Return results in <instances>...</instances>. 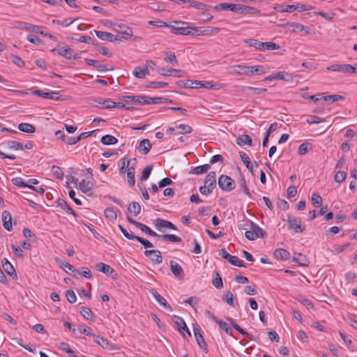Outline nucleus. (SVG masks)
<instances>
[{
  "mask_svg": "<svg viewBox=\"0 0 357 357\" xmlns=\"http://www.w3.org/2000/svg\"><path fill=\"white\" fill-rule=\"evenodd\" d=\"M231 68L235 75H245L247 77H252L255 75H264L271 70V67L266 65L247 66L243 64H238L234 65Z\"/></svg>",
  "mask_w": 357,
  "mask_h": 357,
  "instance_id": "nucleus-1",
  "label": "nucleus"
},
{
  "mask_svg": "<svg viewBox=\"0 0 357 357\" xmlns=\"http://www.w3.org/2000/svg\"><path fill=\"white\" fill-rule=\"evenodd\" d=\"M173 23L176 24L185 25L186 26H176L173 25H169L172 33L180 34L183 36H190L195 34V31L193 33L192 32V31H193L194 27L191 26L189 22L184 21H174Z\"/></svg>",
  "mask_w": 357,
  "mask_h": 357,
  "instance_id": "nucleus-2",
  "label": "nucleus"
},
{
  "mask_svg": "<svg viewBox=\"0 0 357 357\" xmlns=\"http://www.w3.org/2000/svg\"><path fill=\"white\" fill-rule=\"evenodd\" d=\"M326 70L333 72L342 73L347 75H351L357 73V63L354 65L347 63L333 64L330 66H328Z\"/></svg>",
  "mask_w": 357,
  "mask_h": 357,
  "instance_id": "nucleus-3",
  "label": "nucleus"
},
{
  "mask_svg": "<svg viewBox=\"0 0 357 357\" xmlns=\"http://www.w3.org/2000/svg\"><path fill=\"white\" fill-rule=\"evenodd\" d=\"M250 230L246 231L245 233V236L247 239L250 241H255L259 237H264L265 236V231L257 224L250 221Z\"/></svg>",
  "mask_w": 357,
  "mask_h": 357,
  "instance_id": "nucleus-4",
  "label": "nucleus"
},
{
  "mask_svg": "<svg viewBox=\"0 0 357 357\" xmlns=\"http://www.w3.org/2000/svg\"><path fill=\"white\" fill-rule=\"evenodd\" d=\"M56 52L59 55L67 59H77L78 58L77 54L67 45L61 46L60 44L58 45L56 48H54L51 50V52Z\"/></svg>",
  "mask_w": 357,
  "mask_h": 357,
  "instance_id": "nucleus-5",
  "label": "nucleus"
},
{
  "mask_svg": "<svg viewBox=\"0 0 357 357\" xmlns=\"http://www.w3.org/2000/svg\"><path fill=\"white\" fill-rule=\"evenodd\" d=\"M287 222L289 229L293 230L295 233H302L305 229V225L301 224V220L291 216L290 214L287 215Z\"/></svg>",
  "mask_w": 357,
  "mask_h": 357,
  "instance_id": "nucleus-6",
  "label": "nucleus"
},
{
  "mask_svg": "<svg viewBox=\"0 0 357 357\" xmlns=\"http://www.w3.org/2000/svg\"><path fill=\"white\" fill-rule=\"evenodd\" d=\"M219 187L224 191H231L236 187L234 179L227 175H221L218 179Z\"/></svg>",
  "mask_w": 357,
  "mask_h": 357,
  "instance_id": "nucleus-7",
  "label": "nucleus"
},
{
  "mask_svg": "<svg viewBox=\"0 0 357 357\" xmlns=\"http://www.w3.org/2000/svg\"><path fill=\"white\" fill-rule=\"evenodd\" d=\"M32 94L40 96L43 98L50 99L53 100H64L65 97L60 95L58 91H52L50 92H43L39 89H36L32 91Z\"/></svg>",
  "mask_w": 357,
  "mask_h": 357,
  "instance_id": "nucleus-8",
  "label": "nucleus"
},
{
  "mask_svg": "<svg viewBox=\"0 0 357 357\" xmlns=\"http://www.w3.org/2000/svg\"><path fill=\"white\" fill-rule=\"evenodd\" d=\"M264 79L269 82L276 79L291 82L294 79V75L285 71H279L266 77Z\"/></svg>",
  "mask_w": 357,
  "mask_h": 357,
  "instance_id": "nucleus-9",
  "label": "nucleus"
},
{
  "mask_svg": "<svg viewBox=\"0 0 357 357\" xmlns=\"http://www.w3.org/2000/svg\"><path fill=\"white\" fill-rule=\"evenodd\" d=\"M128 221L134 225L135 227L139 228L142 231L149 234V236H154V237H160V235H158L156 232L153 231L147 225L141 223L139 222H137L132 218H130L129 216L127 217Z\"/></svg>",
  "mask_w": 357,
  "mask_h": 357,
  "instance_id": "nucleus-10",
  "label": "nucleus"
},
{
  "mask_svg": "<svg viewBox=\"0 0 357 357\" xmlns=\"http://www.w3.org/2000/svg\"><path fill=\"white\" fill-rule=\"evenodd\" d=\"M241 4H235V3H222L218 5H216L214 7V9L216 10H231L237 14H240L241 13Z\"/></svg>",
  "mask_w": 357,
  "mask_h": 357,
  "instance_id": "nucleus-11",
  "label": "nucleus"
},
{
  "mask_svg": "<svg viewBox=\"0 0 357 357\" xmlns=\"http://www.w3.org/2000/svg\"><path fill=\"white\" fill-rule=\"evenodd\" d=\"M173 322L176 325L178 331L184 335L183 331H185L189 336L191 335L190 331H189L184 319L177 315H174L172 318Z\"/></svg>",
  "mask_w": 357,
  "mask_h": 357,
  "instance_id": "nucleus-12",
  "label": "nucleus"
},
{
  "mask_svg": "<svg viewBox=\"0 0 357 357\" xmlns=\"http://www.w3.org/2000/svg\"><path fill=\"white\" fill-rule=\"evenodd\" d=\"M158 73L162 76H172L174 77H182L184 74V72L181 70L174 68L165 69L164 68H159Z\"/></svg>",
  "mask_w": 357,
  "mask_h": 357,
  "instance_id": "nucleus-13",
  "label": "nucleus"
},
{
  "mask_svg": "<svg viewBox=\"0 0 357 357\" xmlns=\"http://www.w3.org/2000/svg\"><path fill=\"white\" fill-rule=\"evenodd\" d=\"M144 255L150 257L151 261L160 264L162 261L161 252L158 250H146L144 251Z\"/></svg>",
  "mask_w": 357,
  "mask_h": 357,
  "instance_id": "nucleus-14",
  "label": "nucleus"
},
{
  "mask_svg": "<svg viewBox=\"0 0 357 357\" xmlns=\"http://www.w3.org/2000/svg\"><path fill=\"white\" fill-rule=\"evenodd\" d=\"M149 292L152 295V296L155 299V301L165 309L167 310L169 312L172 311V308L171 307V306L167 303L166 300L157 292L155 289H151Z\"/></svg>",
  "mask_w": 357,
  "mask_h": 357,
  "instance_id": "nucleus-15",
  "label": "nucleus"
},
{
  "mask_svg": "<svg viewBox=\"0 0 357 357\" xmlns=\"http://www.w3.org/2000/svg\"><path fill=\"white\" fill-rule=\"evenodd\" d=\"M193 331L198 345L201 349L206 350L207 349V344L204 340V337L201 334L200 328L197 325L194 326Z\"/></svg>",
  "mask_w": 357,
  "mask_h": 357,
  "instance_id": "nucleus-16",
  "label": "nucleus"
},
{
  "mask_svg": "<svg viewBox=\"0 0 357 357\" xmlns=\"http://www.w3.org/2000/svg\"><path fill=\"white\" fill-rule=\"evenodd\" d=\"M18 28L22 29L27 31H31L36 33L43 34V31L41 29V27L39 26L33 25L30 23L19 22H18Z\"/></svg>",
  "mask_w": 357,
  "mask_h": 357,
  "instance_id": "nucleus-17",
  "label": "nucleus"
},
{
  "mask_svg": "<svg viewBox=\"0 0 357 357\" xmlns=\"http://www.w3.org/2000/svg\"><path fill=\"white\" fill-rule=\"evenodd\" d=\"M147 98L148 96H126L121 98V100L124 102L130 100L140 104H147Z\"/></svg>",
  "mask_w": 357,
  "mask_h": 357,
  "instance_id": "nucleus-18",
  "label": "nucleus"
},
{
  "mask_svg": "<svg viewBox=\"0 0 357 357\" xmlns=\"http://www.w3.org/2000/svg\"><path fill=\"white\" fill-rule=\"evenodd\" d=\"M170 270L172 273L178 279H183L184 277L182 267L176 261H171L169 264Z\"/></svg>",
  "mask_w": 357,
  "mask_h": 357,
  "instance_id": "nucleus-19",
  "label": "nucleus"
},
{
  "mask_svg": "<svg viewBox=\"0 0 357 357\" xmlns=\"http://www.w3.org/2000/svg\"><path fill=\"white\" fill-rule=\"evenodd\" d=\"M155 226L158 230H161L162 228H168L173 230H176V227L174 224L168 220L161 218H158L155 220Z\"/></svg>",
  "mask_w": 357,
  "mask_h": 357,
  "instance_id": "nucleus-20",
  "label": "nucleus"
},
{
  "mask_svg": "<svg viewBox=\"0 0 357 357\" xmlns=\"http://www.w3.org/2000/svg\"><path fill=\"white\" fill-rule=\"evenodd\" d=\"M132 75L139 79H144L150 75V71L147 66H137L135 68Z\"/></svg>",
  "mask_w": 357,
  "mask_h": 357,
  "instance_id": "nucleus-21",
  "label": "nucleus"
},
{
  "mask_svg": "<svg viewBox=\"0 0 357 357\" xmlns=\"http://www.w3.org/2000/svg\"><path fill=\"white\" fill-rule=\"evenodd\" d=\"M3 226L7 231H10L13 229L12 218L10 213L8 211H3L1 214Z\"/></svg>",
  "mask_w": 357,
  "mask_h": 357,
  "instance_id": "nucleus-22",
  "label": "nucleus"
},
{
  "mask_svg": "<svg viewBox=\"0 0 357 357\" xmlns=\"http://www.w3.org/2000/svg\"><path fill=\"white\" fill-rule=\"evenodd\" d=\"M94 31L97 37L102 40H107L110 42L116 40L115 36L111 33L97 30H94Z\"/></svg>",
  "mask_w": 357,
  "mask_h": 357,
  "instance_id": "nucleus-23",
  "label": "nucleus"
},
{
  "mask_svg": "<svg viewBox=\"0 0 357 357\" xmlns=\"http://www.w3.org/2000/svg\"><path fill=\"white\" fill-rule=\"evenodd\" d=\"M205 185L213 190L216 186V174L214 172H209L205 178Z\"/></svg>",
  "mask_w": 357,
  "mask_h": 357,
  "instance_id": "nucleus-24",
  "label": "nucleus"
},
{
  "mask_svg": "<svg viewBox=\"0 0 357 357\" xmlns=\"http://www.w3.org/2000/svg\"><path fill=\"white\" fill-rule=\"evenodd\" d=\"M2 267L4 271L10 276H17L16 271L12 264L6 259L3 258L1 261Z\"/></svg>",
  "mask_w": 357,
  "mask_h": 357,
  "instance_id": "nucleus-25",
  "label": "nucleus"
},
{
  "mask_svg": "<svg viewBox=\"0 0 357 357\" xmlns=\"http://www.w3.org/2000/svg\"><path fill=\"white\" fill-rule=\"evenodd\" d=\"M273 255L275 259L280 260H287L289 257V252L283 248H278L274 251Z\"/></svg>",
  "mask_w": 357,
  "mask_h": 357,
  "instance_id": "nucleus-26",
  "label": "nucleus"
},
{
  "mask_svg": "<svg viewBox=\"0 0 357 357\" xmlns=\"http://www.w3.org/2000/svg\"><path fill=\"white\" fill-rule=\"evenodd\" d=\"M119 27L123 28L124 29L118 31V36L125 40L130 39L132 36V29L130 27L126 26L125 25H119Z\"/></svg>",
  "mask_w": 357,
  "mask_h": 357,
  "instance_id": "nucleus-27",
  "label": "nucleus"
},
{
  "mask_svg": "<svg viewBox=\"0 0 357 357\" xmlns=\"http://www.w3.org/2000/svg\"><path fill=\"white\" fill-rule=\"evenodd\" d=\"M119 211L118 208L114 207H108L105 210V218L110 221H114L117 218V212Z\"/></svg>",
  "mask_w": 357,
  "mask_h": 357,
  "instance_id": "nucleus-28",
  "label": "nucleus"
},
{
  "mask_svg": "<svg viewBox=\"0 0 357 357\" xmlns=\"http://www.w3.org/2000/svg\"><path fill=\"white\" fill-rule=\"evenodd\" d=\"M93 131L84 132H82L77 137L75 138H68L67 139V144L74 145L79 142L81 139L84 138L89 137L91 135Z\"/></svg>",
  "mask_w": 357,
  "mask_h": 357,
  "instance_id": "nucleus-29",
  "label": "nucleus"
},
{
  "mask_svg": "<svg viewBox=\"0 0 357 357\" xmlns=\"http://www.w3.org/2000/svg\"><path fill=\"white\" fill-rule=\"evenodd\" d=\"M259 13H260V10L259 9H257V8L241 4L240 14L256 15V14H259Z\"/></svg>",
  "mask_w": 357,
  "mask_h": 357,
  "instance_id": "nucleus-30",
  "label": "nucleus"
},
{
  "mask_svg": "<svg viewBox=\"0 0 357 357\" xmlns=\"http://www.w3.org/2000/svg\"><path fill=\"white\" fill-rule=\"evenodd\" d=\"M96 268L98 271L102 272L107 275H111L114 271V269L110 266L102 262L96 264Z\"/></svg>",
  "mask_w": 357,
  "mask_h": 357,
  "instance_id": "nucleus-31",
  "label": "nucleus"
},
{
  "mask_svg": "<svg viewBox=\"0 0 357 357\" xmlns=\"http://www.w3.org/2000/svg\"><path fill=\"white\" fill-rule=\"evenodd\" d=\"M151 148V142L147 139H142L139 145V151L143 154H147Z\"/></svg>",
  "mask_w": 357,
  "mask_h": 357,
  "instance_id": "nucleus-32",
  "label": "nucleus"
},
{
  "mask_svg": "<svg viewBox=\"0 0 357 357\" xmlns=\"http://www.w3.org/2000/svg\"><path fill=\"white\" fill-rule=\"evenodd\" d=\"M93 188V183L91 181H86L84 179L79 183V188L84 193L91 191Z\"/></svg>",
  "mask_w": 357,
  "mask_h": 357,
  "instance_id": "nucleus-33",
  "label": "nucleus"
},
{
  "mask_svg": "<svg viewBox=\"0 0 357 357\" xmlns=\"http://www.w3.org/2000/svg\"><path fill=\"white\" fill-rule=\"evenodd\" d=\"M261 50H277L280 49V46L273 42H261Z\"/></svg>",
  "mask_w": 357,
  "mask_h": 357,
  "instance_id": "nucleus-34",
  "label": "nucleus"
},
{
  "mask_svg": "<svg viewBox=\"0 0 357 357\" xmlns=\"http://www.w3.org/2000/svg\"><path fill=\"white\" fill-rule=\"evenodd\" d=\"M57 206H59L61 209L67 212L68 213L72 214L76 216L75 211L68 205L67 202L63 199H58Z\"/></svg>",
  "mask_w": 357,
  "mask_h": 357,
  "instance_id": "nucleus-35",
  "label": "nucleus"
},
{
  "mask_svg": "<svg viewBox=\"0 0 357 357\" xmlns=\"http://www.w3.org/2000/svg\"><path fill=\"white\" fill-rule=\"evenodd\" d=\"M126 174H127L128 184L131 187L134 186L135 184L134 166H131L130 167H128L126 170Z\"/></svg>",
  "mask_w": 357,
  "mask_h": 357,
  "instance_id": "nucleus-36",
  "label": "nucleus"
},
{
  "mask_svg": "<svg viewBox=\"0 0 357 357\" xmlns=\"http://www.w3.org/2000/svg\"><path fill=\"white\" fill-rule=\"evenodd\" d=\"M195 34L197 36L211 35V26L207 27H195L193 28Z\"/></svg>",
  "mask_w": 357,
  "mask_h": 357,
  "instance_id": "nucleus-37",
  "label": "nucleus"
},
{
  "mask_svg": "<svg viewBox=\"0 0 357 357\" xmlns=\"http://www.w3.org/2000/svg\"><path fill=\"white\" fill-rule=\"evenodd\" d=\"M18 129L24 132L33 133L36 130L35 127L29 123H21L18 125Z\"/></svg>",
  "mask_w": 357,
  "mask_h": 357,
  "instance_id": "nucleus-38",
  "label": "nucleus"
},
{
  "mask_svg": "<svg viewBox=\"0 0 357 357\" xmlns=\"http://www.w3.org/2000/svg\"><path fill=\"white\" fill-rule=\"evenodd\" d=\"M210 168L211 167L208 164L197 166L192 170L191 174L197 175L202 174L206 173L210 169Z\"/></svg>",
  "mask_w": 357,
  "mask_h": 357,
  "instance_id": "nucleus-39",
  "label": "nucleus"
},
{
  "mask_svg": "<svg viewBox=\"0 0 357 357\" xmlns=\"http://www.w3.org/2000/svg\"><path fill=\"white\" fill-rule=\"evenodd\" d=\"M101 142L105 145H113L118 142V139L110 135H106L102 137Z\"/></svg>",
  "mask_w": 357,
  "mask_h": 357,
  "instance_id": "nucleus-40",
  "label": "nucleus"
},
{
  "mask_svg": "<svg viewBox=\"0 0 357 357\" xmlns=\"http://www.w3.org/2000/svg\"><path fill=\"white\" fill-rule=\"evenodd\" d=\"M128 210L130 213H132L135 216H137L140 213L141 211V206L139 204L138 202H132L128 207Z\"/></svg>",
  "mask_w": 357,
  "mask_h": 357,
  "instance_id": "nucleus-41",
  "label": "nucleus"
},
{
  "mask_svg": "<svg viewBox=\"0 0 357 357\" xmlns=\"http://www.w3.org/2000/svg\"><path fill=\"white\" fill-rule=\"evenodd\" d=\"M237 144L240 146L252 144V138L248 135H241L237 139Z\"/></svg>",
  "mask_w": 357,
  "mask_h": 357,
  "instance_id": "nucleus-42",
  "label": "nucleus"
},
{
  "mask_svg": "<svg viewBox=\"0 0 357 357\" xmlns=\"http://www.w3.org/2000/svg\"><path fill=\"white\" fill-rule=\"evenodd\" d=\"M293 261L298 264L300 266H307L308 260L305 255L298 253L294 257Z\"/></svg>",
  "mask_w": 357,
  "mask_h": 357,
  "instance_id": "nucleus-43",
  "label": "nucleus"
},
{
  "mask_svg": "<svg viewBox=\"0 0 357 357\" xmlns=\"http://www.w3.org/2000/svg\"><path fill=\"white\" fill-rule=\"evenodd\" d=\"M229 321L231 322V324L232 326V327L236 330L238 332H239L241 334H242L243 336L248 337V338H250V340H252V337H251V335L248 333H247L245 331H244L242 328H241L232 319H229Z\"/></svg>",
  "mask_w": 357,
  "mask_h": 357,
  "instance_id": "nucleus-44",
  "label": "nucleus"
},
{
  "mask_svg": "<svg viewBox=\"0 0 357 357\" xmlns=\"http://www.w3.org/2000/svg\"><path fill=\"white\" fill-rule=\"evenodd\" d=\"M229 321L231 322V324L232 326V327L236 330L238 332H239L241 334H242L243 336L248 337V338H250V340H252V337H251V335L248 333H247L245 331H244L242 328H241L232 319H229Z\"/></svg>",
  "mask_w": 357,
  "mask_h": 357,
  "instance_id": "nucleus-45",
  "label": "nucleus"
},
{
  "mask_svg": "<svg viewBox=\"0 0 357 357\" xmlns=\"http://www.w3.org/2000/svg\"><path fill=\"white\" fill-rule=\"evenodd\" d=\"M229 321L231 322V324L232 326V327L236 330L238 332H239L241 334H242L243 336L248 337V338H250V340H252V337H251V335L248 333H247L245 331H244L242 328H241L232 319H229Z\"/></svg>",
  "mask_w": 357,
  "mask_h": 357,
  "instance_id": "nucleus-46",
  "label": "nucleus"
},
{
  "mask_svg": "<svg viewBox=\"0 0 357 357\" xmlns=\"http://www.w3.org/2000/svg\"><path fill=\"white\" fill-rule=\"evenodd\" d=\"M93 339L95 342L100 345L102 347L105 348L108 346L109 343L107 340L102 336L93 335Z\"/></svg>",
  "mask_w": 357,
  "mask_h": 357,
  "instance_id": "nucleus-47",
  "label": "nucleus"
},
{
  "mask_svg": "<svg viewBox=\"0 0 357 357\" xmlns=\"http://www.w3.org/2000/svg\"><path fill=\"white\" fill-rule=\"evenodd\" d=\"M245 43L246 44H248L250 47H255L258 51H260L261 49V42H260L256 39H253V38L246 39V40H245Z\"/></svg>",
  "mask_w": 357,
  "mask_h": 357,
  "instance_id": "nucleus-48",
  "label": "nucleus"
},
{
  "mask_svg": "<svg viewBox=\"0 0 357 357\" xmlns=\"http://www.w3.org/2000/svg\"><path fill=\"white\" fill-rule=\"evenodd\" d=\"M231 264L238 267H245L244 262L236 256L231 255L228 260Z\"/></svg>",
  "mask_w": 357,
  "mask_h": 357,
  "instance_id": "nucleus-49",
  "label": "nucleus"
},
{
  "mask_svg": "<svg viewBox=\"0 0 357 357\" xmlns=\"http://www.w3.org/2000/svg\"><path fill=\"white\" fill-rule=\"evenodd\" d=\"M294 8H295V11L296 10L298 12L311 10L314 8L313 6L310 4H302V3L294 4Z\"/></svg>",
  "mask_w": 357,
  "mask_h": 357,
  "instance_id": "nucleus-50",
  "label": "nucleus"
},
{
  "mask_svg": "<svg viewBox=\"0 0 357 357\" xmlns=\"http://www.w3.org/2000/svg\"><path fill=\"white\" fill-rule=\"evenodd\" d=\"M183 85L187 88L200 89L201 81L188 79L183 83Z\"/></svg>",
  "mask_w": 357,
  "mask_h": 357,
  "instance_id": "nucleus-51",
  "label": "nucleus"
},
{
  "mask_svg": "<svg viewBox=\"0 0 357 357\" xmlns=\"http://www.w3.org/2000/svg\"><path fill=\"white\" fill-rule=\"evenodd\" d=\"M311 144L308 142H304L302 143L299 146L298 149V153L300 155H305L306 153L308 152L310 149H311Z\"/></svg>",
  "mask_w": 357,
  "mask_h": 357,
  "instance_id": "nucleus-52",
  "label": "nucleus"
},
{
  "mask_svg": "<svg viewBox=\"0 0 357 357\" xmlns=\"http://www.w3.org/2000/svg\"><path fill=\"white\" fill-rule=\"evenodd\" d=\"M152 169H153V165H147L143 169V172H142L141 177H140V180L141 181H146V179H148V178L149 177V176H150V174L151 173Z\"/></svg>",
  "mask_w": 357,
  "mask_h": 357,
  "instance_id": "nucleus-53",
  "label": "nucleus"
},
{
  "mask_svg": "<svg viewBox=\"0 0 357 357\" xmlns=\"http://www.w3.org/2000/svg\"><path fill=\"white\" fill-rule=\"evenodd\" d=\"M233 298V294L230 291H228L223 295L222 301L226 302L230 306L233 307L234 306Z\"/></svg>",
  "mask_w": 357,
  "mask_h": 357,
  "instance_id": "nucleus-54",
  "label": "nucleus"
},
{
  "mask_svg": "<svg viewBox=\"0 0 357 357\" xmlns=\"http://www.w3.org/2000/svg\"><path fill=\"white\" fill-rule=\"evenodd\" d=\"M12 183L13 185L17 187H27L29 188L30 184L25 182L22 178L16 177L12 179Z\"/></svg>",
  "mask_w": 357,
  "mask_h": 357,
  "instance_id": "nucleus-55",
  "label": "nucleus"
},
{
  "mask_svg": "<svg viewBox=\"0 0 357 357\" xmlns=\"http://www.w3.org/2000/svg\"><path fill=\"white\" fill-rule=\"evenodd\" d=\"M167 101V98H161V97H148L147 98V104H162L165 103Z\"/></svg>",
  "mask_w": 357,
  "mask_h": 357,
  "instance_id": "nucleus-56",
  "label": "nucleus"
},
{
  "mask_svg": "<svg viewBox=\"0 0 357 357\" xmlns=\"http://www.w3.org/2000/svg\"><path fill=\"white\" fill-rule=\"evenodd\" d=\"M81 314L86 319H92L93 312L88 307L83 306L81 307Z\"/></svg>",
  "mask_w": 357,
  "mask_h": 357,
  "instance_id": "nucleus-57",
  "label": "nucleus"
},
{
  "mask_svg": "<svg viewBox=\"0 0 357 357\" xmlns=\"http://www.w3.org/2000/svg\"><path fill=\"white\" fill-rule=\"evenodd\" d=\"M239 186L241 188V189L242 190V191L245 194L247 195L248 196H250V190L247 186V183H246V181L245 179V178L243 176H241V178H240L239 181Z\"/></svg>",
  "mask_w": 357,
  "mask_h": 357,
  "instance_id": "nucleus-58",
  "label": "nucleus"
},
{
  "mask_svg": "<svg viewBox=\"0 0 357 357\" xmlns=\"http://www.w3.org/2000/svg\"><path fill=\"white\" fill-rule=\"evenodd\" d=\"M165 241L170 242H181V238L174 234H163L160 236Z\"/></svg>",
  "mask_w": 357,
  "mask_h": 357,
  "instance_id": "nucleus-59",
  "label": "nucleus"
},
{
  "mask_svg": "<svg viewBox=\"0 0 357 357\" xmlns=\"http://www.w3.org/2000/svg\"><path fill=\"white\" fill-rule=\"evenodd\" d=\"M278 10L280 13H293L295 11L294 4V5H282L278 7Z\"/></svg>",
  "mask_w": 357,
  "mask_h": 357,
  "instance_id": "nucleus-60",
  "label": "nucleus"
},
{
  "mask_svg": "<svg viewBox=\"0 0 357 357\" xmlns=\"http://www.w3.org/2000/svg\"><path fill=\"white\" fill-rule=\"evenodd\" d=\"M346 178L347 173L344 171H339L335 174L334 176V180L337 183H342L345 180Z\"/></svg>",
  "mask_w": 357,
  "mask_h": 357,
  "instance_id": "nucleus-61",
  "label": "nucleus"
},
{
  "mask_svg": "<svg viewBox=\"0 0 357 357\" xmlns=\"http://www.w3.org/2000/svg\"><path fill=\"white\" fill-rule=\"evenodd\" d=\"M212 284L217 289L222 288V287H223L222 280L218 273H216V277L213 279Z\"/></svg>",
  "mask_w": 357,
  "mask_h": 357,
  "instance_id": "nucleus-62",
  "label": "nucleus"
},
{
  "mask_svg": "<svg viewBox=\"0 0 357 357\" xmlns=\"http://www.w3.org/2000/svg\"><path fill=\"white\" fill-rule=\"evenodd\" d=\"M312 202L314 206L318 207L322 203V198L319 195L313 193L312 196Z\"/></svg>",
  "mask_w": 357,
  "mask_h": 357,
  "instance_id": "nucleus-63",
  "label": "nucleus"
},
{
  "mask_svg": "<svg viewBox=\"0 0 357 357\" xmlns=\"http://www.w3.org/2000/svg\"><path fill=\"white\" fill-rule=\"evenodd\" d=\"M344 321L351 327L357 329V319H355L351 315H347L344 317Z\"/></svg>",
  "mask_w": 357,
  "mask_h": 357,
  "instance_id": "nucleus-64",
  "label": "nucleus"
}]
</instances>
